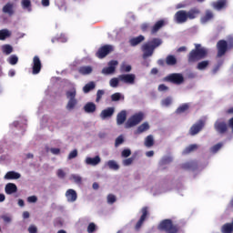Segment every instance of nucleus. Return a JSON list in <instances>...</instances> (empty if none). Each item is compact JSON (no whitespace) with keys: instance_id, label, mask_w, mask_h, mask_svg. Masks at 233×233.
<instances>
[{"instance_id":"1","label":"nucleus","mask_w":233,"mask_h":233,"mask_svg":"<svg viewBox=\"0 0 233 233\" xmlns=\"http://www.w3.org/2000/svg\"><path fill=\"white\" fill-rule=\"evenodd\" d=\"M200 14H201V11L199 10V8H197V7H193L188 11L179 10L174 15V21L177 25H183L187 23L188 19L190 21L196 19L198 15H199Z\"/></svg>"},{"instance_id":"2","label":"nucleus","mask_w":233,"mask_h":233,"mask_svg":"<svg viewBox=\"0 0 233 233\" xmlns=\"http://www.w3.org/2000/svg\"><path fill=\"white\" fill-rule=\"evenodd\" d=\"M161 45H163V40H161V38H153L151 41L145 43L141 46V51L143 52V59H148V57H152L156 48L161 46Z\"/></svg>"},{"instance_id":"3","label":"nucleus","mask_w":233,"mask_h":233,"mask_svg":"<svg viewBox=\"0 0 233 233\" xmlns=\"http://www.w3.org/2000/svg\"><path fill=\"white\" fill-rule=\"evenodd\" d=\"M207 56H208V50H207L205 47H202L200 44H195V48L192 49L187 55V62L189 64L198 63V61L205 59Z\"/></svg>"},{"instance_id":"4","label":"nucleus","mask_w":233,"mask_h":233,"mask_svg":"<svg viewBox=\"0 0 233 233\" xmlns=\"http://www.w3.org/2000/svg\"><path fill=\"white\" fill-rule=\"evenodd\" d=\"M157 228L160 230V232H166V233H179V226L174 224L172 219L166 218L163 219L157 226Z\"/></svg>"},{"instance_id":"5","label":"nucleus","mask_w":233,"mask_h":233,"mask_svg":"<svg viewBox=\"0 0 233 233\" xmlns=\"http://www.w3.org/2000/svg\"><path fill=\"white\" fill-rule=\"evenodd\" d=\"M76 96H77L76 87H73L72 89L66 92V97L68 99L66 108L69 112H72V110L77 106V98H76Z\"/></svg>"},{"instance_id":"6","label":"nucleus","mask_w":233,"mask_h":233,"mask_svg":"<svg viewBox=\"0 0 233 233\" xmlns=\"http://www.w3.org/2000/svg\"><path fill=\"white\" fill-rule=\"evenodd\" d=\"M165 83H172V85H183L185 76L181 73H172L163 78Z\"/></svg>"},{"instance_id":"7","label":"nucleus","mask_w":233,"mask_h":233,"mask_svg":"<svg viewBox=\"0 0 233 233\" xmlns=\"http://www.w3.org/2000/svg\"><path fill=\"white\" fill-rule=\"evenodd\" d=\"M145 119V114L143 112H138L133 115L131 117L127 119L126 122V128H132V127H136L141 123Z\"/></svg>"},{"instance_id":"8","label":"nucleus","mask_w":233,"mask_h":233,"mask_svg":"<svg viewBox=\"0 0 233 233\" xmlns=\"http://www.w3.org/2000/svg\"><path fill=\"white\" fill-rule=\"evenodd\" d=\"M228 42L225 39L218 40L217 43V57H223L229 50Z\"/></svg>"},{"instance_id":"9","label":"nucleus","mask_w":233,"mask_h":233,"mask_svg":"<svg viewBox=\"0 0 233 233\" xmlns=\"http://www.w3.org/2000/svg\"><path fill=\"white\" fill-rule=\"evenodd\" d=\"M112 52H114V46L105 45L97 50L96 56L98 57V59H105V57H106L108 54H112Z\"/></svg>"},{"instance_id":"10","label":"nucleus","mask_w":233,"mask_h":233,"mask_svg":"<svg viewBox=\"0 0 233 233\" xmlns=\"http://www.w3.org/2000/svg\"><path fill=\"white\" fill-rule=\"evenodd\" d=\"M214 128L218 134H227L228 131V125L222 119H218L215 122Z\"/></svg>"},{"instance_id":"11","label":"nucleus","mask_w":233,"mask_h":233,"mask_svg":"<svg viewBox=\"0 0 233 233\" xmlns=\"http://www.w3.org/2000/svg\"><path fill=\"white\" fill-rule=\"evenodd\" d=\"M119 81L125 83L126 85H134L136 83V75L134 74H126L118 76Z\"/></svg>"},{"instance_id":"12","label":"nucleus","mask_w":233,"mask_h":233,"mask_svg":"<svg viewBox=\"0 0 233 233\" xmlns=\"http://www.w3.org/2000/svg\"><path fill=\"white\" fill-rule=\"evenodd\" d=\"M141 212H142V215L135 226L136 230H139V228L143 227V224L147 220V216H148V208L147 207L142 208Z\"/></svg>"},{"instance_id":"13","label":"nucleus","mask_w":233,"mask_h":233,"mask_svg":"<svg viewBox=\"0 0 233 233\" xmlns=\"http://www.w3.org/2000/svg\"><path fill=\"white\" fill-rule=\"evenodd\" d=\"M32 68H33L32 74L34 76H37V74L41 72V68H43V65L41 64V59L39 58V56H34Z\"/></svg>"},{"instance_id":"14","label":"nucleus","mask_w":233,"mask_h":233,"mask_svg":"<svg viewBox=\"0 0 233 233\" xmlns=\"http://www.w3.org/2000/svg\"><path fill=\"white\" fill-rule=\"evenodd\" d=\"M203 127H205V122L203 120H199L198 123L194 124L189 129L190 136L199 134V132L203 130Z\"/></svg>"},{"instance_id":"15","label":"nucleus","mask_w":233,"mask_h":233,"mask_svg":"<svg viewBox=\"0 0 233 233\" xmlns=\"http://www.w3.org/2000/svg\"><path fill=\"white\" fill-rule=\"evenodd\" d=\"M117 65H118L117 60H111L108 63V66L105 67L102 70V74H106V75L114 74V72H116V66H117Z\"/></svg>"},{"instance_id":"16","label":"nucleus","mask_w":233,"mask_h":233,"mask_svg":"<svg viewBox=\"0 0 233 233\" xmlns=\"http://www.w3.org/2000/svg\"><path fill=\"white\" fill-rule=\"evenodd\" d=\"M114 112H116V108L107 107L101 111L100 117H101V119H110V117H112V116H114Z\"/></svg>"},{"instance_id":"17","label":"nucleus","mask_w":233,"mask_h":233,"mask_svg":"<svg viewBox=\"0 0 233 233\" xmlns=\"http://www.w3.org/2000/svg\"><path fill=\"white\" fill-rule=\"evenodd\" d=\"M66 198L69 203H74L75 201H77V192L74 189H68L66 192Z\"/></svg>"},{"instance_id":"18","label":"nucleus","mask_w":233,"mask_h":233,"mask_svg":"<svg viewBox=\"0 0 233 233\" xmlns=\"http://www.w3.org/2000/svg\"><path fill=\"white\" fill-rule=\"evenodd\" d=\"M101 163V157L96 156L95 157H87L86 158V165H90L91 167H97Z\"/></svg>"},{"instance_id":"19","label":"nucleus","mask_w":233,"mask_h":233,"mask_svg":"<svg viewBox=\"0 0 233 233\" xmlns=\"http://www.w3.org/2000/svg\"><path fill=\"white\" fill-rule=\"evenodd\" d=\"M143 41H145V36L140 35L138 36L129 39V45L130 46H137V45H141Z\"/></svg>"},{"instance_id":"20","label":"nucleus","mask_w":233,"mask_h":233,"mask_svg":"<svg viewBox=\"0 0 233 233\" xmlns=\"http://www.w3.org/2000/svg\"><path fill=\"white\" fill-rule=\"evenodd\" d=\"M165 25V20H158L156 24L151 27V34H157L161 28Z\"/></svg>"},{"instance_id":"21","label":"nucleus","mask_w":233,"mask_h":233,"mask_svg":"<svg viewBox=\"0 0 233 233\" xmlns=\"http://www.w3.org/2000/svg\"><path fill=\"white\" fill-rule=\"evenodd\" d=\"M2 12L4 14H8L10 16L14 15L15 11H14V3H7L5 5H4Z\"/></svg>"},{"instance_id":"22","label":"nucleus","mask_w":233,"mask_h":233,"mask_svg":"<svg viewBox=\"0 0 233 233\" xmlns=\"http://www.w3.org/2000/svg\"><path fill=\"white\" fill-rule=\"evenodd\" d=\"M5 194H8L9 196L12 194H15L17 192V186L14 183H7L5 185Z\"/></svg>"},{"instance_id":"23","label":"nucleus","mask_w":233,"mask_h":233,"mask_svg":"<svg viewBox=\"0 0 233 233\" xmlns=\"http://www.w3.org/2000/svg\"><path fill=\"white\" fill-rule=\"evenodd\" d=\"M96 106L94 102H87L84 106V110L86 114H94V112H96Z\"/></svg>"},{"instance_id":"24","label":"nucleus","mask_w":233,"mask_h":233,"mask_svg":"<svg viewBox=\"0 0 233 233\" xmlns=\"http://www.w3.org/2000/svg\"><path fill=\"white\" fill-rule=\"evenodd\" d=\"M127 121V111L122 110L116 116V125H123Z\"/></svg>"},{"instance_id":"25","label":"nucleus","mask_w":233,"mask_h":233,"mask_svg":"<svg viewBox=\"0 0 233 233\" xmlns=\"http://www.w3.org/2000/svg\"><path fill=\"white\" fill-rule=\"evenodd\" d=\"M93 70L90 66H83L78 68V73H80L81 76H89V74H92Z\"/></svg>"},{"instance_id":"26","label":"nucleus","mask_w":233,"mask_h":233,"mask_svg":"<svg viewBox=\"0 0 233 233\" xmlns=\"http://www.w3.org/2000/svg\"><path fill=\"white\" fill-rule=\"evenodd\" d=\"M213 8L215 10H223L227 6V0H218L217 2H213Z\"/></svg>"},{"instance_id":"27","label":"nucleus","mask_w":233,"mask_h":233,"mask_svg":"<svg viewBox=\"0 0 233 233\" xmlns=\"http://www.w3.org/2000/svg\"><path fill=\"white\" fill-rule=\"evenodd\" d=\"M21 178V174L15 171H9L5 175V179L12 180V179H19Z\"/></svg>"},{"instance_id":"28","label":"nucleus","mask_w":233,"mask_h":233,"mask_svg":"<svg viewBox=\"0 0 233 233\" xmlns=\"http://www.w3.org/2000/svg\"><path fill=\"white\" fill-rule=\"evenodd\" d=\"M212 19H214V13L211 10H207L205 15L201 17V23H208Z\"/></svg>"},{"instance_id":"29","label":"nucleus","mask_w":233,"mask_h":233,"mask_svg":"<svg viewBox=\"0 0 233 233\" xmlns=\"http://www.w3.org/2000/svg\"><path fill=\"white\" fill-rule=\"evenodd\" d=\"M182 168H184L185 170H196V168H198V162H187L182 165Z\"/></svg>"},{"instance_id":"30","label":"nucleus","mask_w":233,"mask_h":233,"mask_svg":"<svg viewBox=\"0 0 233 233\" xmlns=\"http://www.w3.org/2000/svg\"><path fill=\"white\" fill-rule=\"evenodd\" d=\"M198 147L197 144H191L188 147H187L183 151L182 154L184 156H187L188 154H191V152H196L198 150Z\"/></svg>"},{"instance_id":"31","label":"nucleus","mask_w":233,"mask_h":233,"mask_svg":"<svg viewBox=\"0 0 233 233\" xmlns=\"http://www.w3.org/2000/svg\"><path fill=\"white\" fill-rule=\"evenodd\" d=\"M166 64L167 66H174L177 65V58L173 55H169L166 57Z\"/></svg>"},{"instance_id":"32","label":"nucleus","mask_w":233,"mask_h":233,"mask_svg":"<svg viewBox=\"0 0 233 233\" xmlns=\"http://www.w3.org/2000/svg\"><path fill=\"white\" fill-rule=\"evenodd\" d=\"M147 130H150V125H148L147 122H144L137 127L135 134H143V132H147Z\"/></svg>"},{"instance_id":"33","label":"nucleus","mask_w":233,"mask_h":233,"mask_svg":"<svg viewBox=\"0 0 233 233\" xmlns=\"http://www.w3.org/2000/svg\"><path fill=\"white\" fill-rule=\"evenodd\" d=\"M96 88V83L94 81H91L85 85L83 87L84 94H88V92H91V90H94Z\"/></svg>"},{"instance_id":"34","label":"nucleus","mask_w":233,"mask_h":233,"mask_svg":"<svg viewBox=\"0 0 233 233\" xmlns=\"http://www.w3.org/2000/svg\"><path fill=\"white\" fill-rule=\"evenodd\" d=\"M22 8L27 10V12H32V2L30 0H22Z\"/></svg>"},{"instance_id":"35","label":"nucleus","mask_w":233,"mask_h":233,"mask_svg":"<svg viewBox=\"0 0 233 233\" xmlns=\"http://www.w3.org/2000/svg\"><path fill=\"white\" fill-rule=\"evenodd\" d=\"M144 145L147 148H151V147H154V137L152 135H148L145 139Z\"/></svg>"},{"instance_id":"36","label":"nucleus","mask_w":233,"mask_h":233,"mask_svg":"<svg viewBox=\"0 0 233 233\" xmlns=\"http://www.w3.org/2000/svg\"><path fill=\"white\" fill-rule=\"evenodd\" d=\"M10 35H12V33L8 29L0 30V41H5Z\"/></svg>"},{"instance_id":"37","label":"nucleus","mask_w":233,"mask_h":233,"mask_svg":"<svg viewBox=\"0 0 233 233\" xmlns=\"http://www.w3.org/2000/svg\"><path fill=\"white\" fill-rule=\"evenodd\" d=\"M222 233H232L233 232V226L231 223H226L221 228Z\"/></svg>"},{"instance_id":"38","label":"nucleus","mask_w":233,"mask_h":233,"mask_svg":"<svg viewBox=\"0 0 233 233\" xmlns=\"http://www.w3.org/2000/svg\"><path fill=\"white\" fill-rule=\"evenodd\" d=\"M188 108H190V106L188 104H182L177 108L176 114H185V112H187Z\"/></svg>"},{"instance_id":"39","label":"nucleus","mask_w":233,"mask_h":233,"mask_svg":"<svg viewBox=\"0 0 233 233\" xmlns=\"http://www.w3.org/2000/svg\"><path fill=\"white\" fill-rule=\"evenodd\" d=\"M208 65H210V61L203 60L198 64L197 68L198 70H207Z\"/></svg>"},{"instance_id":"40","label":"nucleus","mask_w":233,"mask_h":233,"mask_svg":"<svg viewBox=\"0 0 233 233\" xmlns=\"http://www.w3.org/2000/svg\"><path fill=\"white\" fill-rule=\"evenodd\" d=\"M106 165L110 170H119V165L116 160H109L106 162Z\"/></svg>"},{"instance_id":"41","label":"nucleus","mask_w":233,"mask_h":233,"mask_svg":"<svg viewBox=\"0 0 233 233\" xmlns=\"http://www.w3.org/2000/svg\"><path fill=\"white\" fill-rule=\"evenodd\" d=\"M3 53L5 54V56H10L12 52H14V47L10 45H4L2 46Z\"/></svg>"},{"instance_id":"42","label":"nucleus","mask_w":233,"mask_h":233,"mask_svg":"<svg viewBox=\"0 0 233 233\" xmlns=\"http://www.w3.org/2000/svg\"><path fill=\"white\" fill-rule=\"evenodd\" d=\"M119 81H121L119 80V76L111 78L109 81V85L110 86H112V88H117V86H119Z\"/></svg>"},{"instance_id":"43","label":"nucleus","mask_w":233,"mask_h":233,"mask_svg":"<svg viewBox=\"0 0 233 233\" xmlns=\"http://www.w3.org/2000/svg\"><path fill=\"white\" fill-rule=\"evenodd\" d=\"M162 106H170L172 105V97L167 96L161 101Z\"/></svg>"},{"instance_id":"44","label":"nucleus","mask_w":233,"mask_h":233,"mask_svg":"<svg viewBox=\"0 0 233 233\" xmlns=\"http://www.w3.org/2000/svg\"><path fill=\"white\" fill-rule=\"evenodd\" d=\"M18 61L19 58L17 57V56L15 55L9 56L8 58V63H10L11 65H17Z\"/></svg>"},{"instance_id":"45","label":"nucleus","mask_w":233,"mask_h":233,"mask_svg":"<svg viewBox=\"0 0 233 233\" xmlns=\"http://www.w3.org/2000/svg\"><path fill=\"white\" fill-rule=\"evenodd\" d=\"M103 96H105V90L99 89L96 92V103H99V101H101V98L103 97Z\"/></svg>"},{"instance_id":"46","label":"nucleus","mask_w":233,"mask_h":233,"mask_svg":"<svg viewBox=\"0 0 233 233\" xmlns=\"http://www.w3.org/2000/svg\"><path fill=\"white\" fill-rule=\"evenodd\" d=\"M71 177L74 179L75 183L81 185L83 178L79 175H72Z\"/></svg>"},{"instance_id":"47","label":"nucleus","mask_w":233,"mask_h":233,"mask_svg":"<svg viewBox=\"0 0 233 233\" xmlns=\"http://www.w3.org/2000/svg\"><path fill=\"white\" fill-rule=\"evenodd\" d=\"M221 147H223V144L218 143V144L213 146V147L210 148V150H211V152H212L213 154H216V152H218V151H219V149L221 148Z\"/></svg>"},{"instance_id":"48","label":"nucleus","mask_w":233,"mask_h":233,"mask_svg":"<svg viewBox=\"0 0 233 233\" xmlns=\"http://www.w3.org/2000/svg\"><path fill=\"white\" fill-rule=\"evenodd\" d=\"M117 199L116 198V197L113 194H109L107 196V203L109 205H114V203H116Z\"/></svg>"},{"instance_id":"49","label":"nucleus","mask_w":233,"mask_h":233,"mask_svg":"<svg viewBox=\"0 0 233 233\" xmlns=\"http://www.w3.org/2000/svg\"><path fill=\"white\" fill-rule=\"evenodd\" d=\"M132 155V151L128 148L127 149H124L122 152H121V156L122 157H130V156Z\"/></svg>"},{"instance_id":"50","label":"nucleus","mask_w":233,"mask_h":233,"mask_svg":"<svg viewBox=\"0 0 233 233\" xmlns=\"http://www.w3.org/2000/svg\"><path fill=\"white\" fill-rule=\"evenodd\" d=\"M123 143H125V138H123V136H119L115 141V147H119V145H123Z\"/></svg>"},{"instance_id":"51","label":"nucleus","mask_w":233,"mask_h":233,"mask_svg":"<svg viewBox=\"0 0 233 233\" xmlns=\"http://www.w3.org/2000/svg\"><path fill=\"white\" fill-rule=\"evenodd\" d=\"M121 97H122L121 93H114L111 96V101H120Z\"/></svg>"},{"instance_id":"52","label":"nucleus","mask_w":233,"mask_h":233,"mask_svg":"<svg viewBox=\"0 0 233 233\" xmlns=\"http://www.w3.org/2000/svg\"><path fill=\"white\" fill-rule=\"evenodd\" d=\"M96 224L94 222L89 223L88 227H87V232L88 233H94L96 232Z\"/></svg>"},{"instance_id":"53","label":"nucleus","mask_w":233,"mask_h":233,"mask_svg":"<svg viewBox=\"0 0 233 233\" xmlns=\"http://www.w3.org/2000/svg\"><path fill=\"white\" fill-rule=\"evenodd\" d=\"M132 163H134V157H129V158L123 160L124 167H129V165H132Z\"/></svg>"},{"instance_id":"54","label":"nucleus","mask_w":233,"mask_h":233,"mask_svg":"<svg viewBox=\"0 0 233 233\" xmlns=\"http://www.w3.org/2000/svg\"><path fill=\"white\" fill-rule=\"evenodd\" d=\"M158 92H167L168 91V86H165V84H160L157 87Z\"/></svg>"},{"instance_id":"55","label":"nucleus","mask_w":233,"mask_h":233,"mask_svg":"<svg viewBox=\"0 0 233 233\" xmlns=\"http://www.w3.org/2000/svg\"><path fill=\"white\" fill-rule=\"evenodd\" d=\"M142 32H148V30L150 29V25L145 23V24H142L141 26H140Z\"/></svg>"},{"instance_id":"56","label":"nucleus","mask_w":233,"mask_h":233,"mask_svg":"<svg viewBox=\"0 0 233 233\" xmlns=\"http://www.w3.org/2000/svg\"><path fill=\"white\" fill-rule=\"evenodd\" d=\"M77 156V149H74L68 155V159H74Z\"/></svg>"},{"instance_id":"57","label":"nucleus","mask_w":233,"mask_h":233,"mask_svg":"<svg viewBox=\"0 0 233 233\" xmlns=\"http://www.w3.org/2000/svg\"><path fill=\"white\" fill-rule=\"evenodd\" d=\"M131 70H132V66H131L123 65L121 66V71L122 72H130Z\"/></svg>"},{"instance_id":"58","label":"nucleus","mask_w":233,"mask_h":233,"mask_svg":"<svg viewBox=\"0 0 233 233\" xmlns=\"http://www.w3.org/2000/svg\"><path fill=\"white\" fill-rule=\"evenodd\" d=\"M28 203H37V197L36 196H31L27 198Z\"/></svg>"},{"instance_id":"59","label":"nucleus","mask_w":233,"mask_h":233,"mask_svg":"<svg viewBox=\"0 0 233 233\" xmlns=\"http://www.w3.org/2000/svg\"><path fill=\"white\" fill-rule=\"evenodd\" d=\"M56 174H57V177H60V179H63V177L66 176V174L63 169H58Z\"/></svg>"},{"instance_id":"60","label":"nucleus","mask_w":233,"mask_h":233,"mask_svg":"<svg viewBox=\"0 0 233 233\" xmlns=\"http://www.w3.org/2000/svg\"><path fill=\"white\" fill-rule=\"evenodd\" d=\"M50 152H52L55 156H57L59 154H61V149L56 148V147H52L50 149Z\"/></svg>"},{"instance_id":"61","label":"nucleus","mask_w":233,"mask_h":233,"mask_svg":"<svg viewBox=\"0 0 233 233\" xmlns=\"http://www.w3.org/2000/svg\"><path fill=\"white\" fill-rule=\"evenodd\" d=\"M28 232L29 233H37V228L34 225H31L29 228H28Z\"/></svg>"},{"instance_id":"62","label":"nucleus","mask_w":233,"mask_h":233,"mask_svg":"<svg viewBox=\"0 0 233 233\" xmlns=\"http://www.w3.org/2000/svg\"><path fill=\"white\" fill-rule=\"evenodd\" d=\"M159 73V70L157 69V67H154L151 69L150 74H152V76H157V74Z\"/></svg>"},{"instance_id":"63","label":"nucleus","mask_w":233,"mask_h":233,"mask_svg":"<svg viewBox=\"0 0 233 233\" xmlns=\"http://www.w3.org/2000/svg\"><path fill=\"white\" fill-rule=\"evenodd\" d=\"M42 5L50 6V0H42Z\"/></svg>"},{"instance_id":"64","label":"nucleus","mask_w":233,"mask_h":233,"mask_svg":"<svg viewBox=\"0 0 233 233\" xmlns=\"http://www.w3.org/2000/svg\"><path fill=\"white\" fill-rule=\"evenodd\" d=\"M226 114L232 115L233 114V107H229L228 109H227Z\"/></svg>"}]
</instances>
